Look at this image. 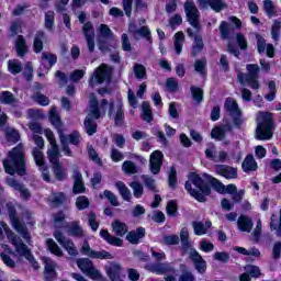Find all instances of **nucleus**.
<instances>
[{
  "label": "nucleus",
  "instance_id": "f257e3e1",
  "mask_svg": "<svg viewBox=\"0 0 281 281\" xmlns=\"http://www.w3.org/2000/svg\"><path fill=\"white\" fill-rule=\"evenodd\" d=\"M205 177L206 180L201 175L191 171L189 173V180L184 183L188 194L195 199L198 203H205L207 201V196L212 194V188L218 194H225V184L221 180L210 175H205Z\"/></svg>",
  "mask_w": 281,
  "mask_h": 281
},
{
  "label": "nucleus",
  "instance_id": "f03ea898",
  "mask_svg": "<svg viewBox=\"0 0 281 281\" xmlns=\"http://www.w3.org/2000/svg\"><path fill=\"white\" fill-rule=\"evenodd\" d=\"M2 166L5 175H10V177H14V175L25 177L27 175V156L25 155L23 143L18 144L8 151L7 158L2 160Z\"/></svg>",
  "mask_w": 281,
  "mask_h": 281
},
{
  "label": "nucleus",
  "instance_id": "7ed1b4c3",
  "mask_svg": "<svg viewBox=\"0 0 281 281\" xmlns=\"http://www.w3.org/2000/svg\"><path fill=\"white\" fill-rule=\"evenodd\" d=\"M45 136L50 144V148L47 150V157L52 166V172L56 181H66L67 169H65L63 162H60V149L58 147V144L56 143L54 132H52V130H45Z\"/></svg>",
  "mask_w": 281,
  "mask_h": 281
},
{
  "label": "nucleus",
  "instance_id": "20e7f679",
  "mask_svg": "<svg viewBox=\"0 0 281 281\" xmlns=\"http://www.w3.org/2000/svg\"><path fill=\"white\" fill-rule=\"evenodd\" d=\"M5 207L9 221L13 229H15L18 234L22 235V238H24V240H30V238H32V235L30 234L27 225L19 218V213L16 212V206L14 205V202H7Z\"/></svg>",
  "mask_w": 281,
  "mask_h": 281
},
{
  "label": "nucleus",
  "instance_id": "39448f33",
  "mask_svg": "<svg viewBox=\"0 0 281 281\" xmlns=\"http://www.w3.org/2000/svg\"><path fill=\"white\" fill-rule=\"evenodd\" d=\"M246 69L248 74L238 72L237 75L238 82L243 87H245V83L247 82L250 89L258 91V89H260V81H258V78H260V66H258V64H248L246 65Z\"/></svg>",
  "mask_w": 281,
  "mask_h": 281
},
{
  "label": "nucleus",
  "instance_id": "423d86ee",
  "mask_svg": "<svg viewBox=\"0 0 281 281\" xmlns=\"http://www.w3.org/2000/svg\"><path fill=\"white\" fill-rule=\"evenodd\" d=\"M271 137H273V117H271V114H268L257 124L256 139L265 142L271 139Z\"/></svg>",
  "mask_w": 281,
  "mask_h": 281
},
{
  "label": "nucleus",
  "instance_id": "0eeeda50",
  "mask_svg": "<svg viewBox=\"0 0 281 281\" xmlns=\"http://www.w3.org/2000/svg\"><path fill=\"white\" fill-rule=\"evenodd\" d=\"M184 12L187 15L188 23L191 24V26L196 30V32L201 31V12H199V8H196V4L194 1H187L184 2Z\"/></svg>",
  "mask_w": 281,
  "mask_h": 281
},
{
  "label": "nucleus",
  "instance_id": "6e6552de",
  "mask_svg": "<svg viewBox=\"0 0 281 281\" xmlns=\"http://www.w3.org/2000/svg\"><path fill=\"white\" fill-rule=\"evenodd\" d=\"M224 109L232 116L234 126L240 128V126H243V112L238 106V102L232 98H227L224 103Z\"/></svg>",
  "mask_w": 281,
  "mask_h": 281
},
{
  "label": "nucleus",
  "instance_id": "1a4fd4ad",
  "mask_svg": "<svg viewBox=\"0 0 281 281\" xmlns=\"http://www.w3.org/2000/svg\"><path fill=\"white\" fill-rule=\"evenodd\" d=\"M8 240L15 247L16 254L20 256H30L31 251L27 245L21 240V237L16 236L9 227L4 228Z\"/></svg>",
  "mask_w": 281,
  "mask_h": 281
},
{
  "label": "nucleus",
  "instance_id": "9d476101",
  "mask_svg": "<svg viewBox=\"0 0 281 281\" xmlns=\"http://www.w3.org/2000/svg\"><path fill=\"white\" fill-rule=\"evenodd\" d=\"M77 267L80 269V271H82V273H85L92 280H99V278L102 277L100 271L98 269H95V267H93V261H91V259H89V258L78 259Z\"/></svg>",
  "mask_w": 281,
  "mask_h": 281
},
{
  "label": "nucleus",
  "instance_id": "9b49d317",
  "mask_svg": "<svg viewBox=\"0 0 281 281\" xmlns=\"http://www.w3.org/2000/svg\"><path fill=\"white\" fill-rule=\"evenodd\" d=\"M33 158L36 164V166L40 168L42 172V177L46 183H49L52 181V176H49V167L45 165V156L38 148L33 149Z\"/></svg>",
  "mask_w": 281,
  "mask_h": 281
},
{
  "label": "nucleus",
  "instance_id": "f8f14e48",
  "mask_svg": "<svg viewBox=\"0 0 281 281\" xmlns=\"http://www.w3.org/2000/svg\"><path fill=\"white\" fill-rule=\"evenodd\" d=\"M111 68L106 64H102L94 70V77H90V85H103L106 80H111Z\"/></svg>",
  "mask_w": 281,
  "mask_h": 281
},
{
  "label": "nucleus",
  "instance_id": "ddd939ff",
  "mask_svg": "<svg viewBox=\"0 0 281 281\" xmlns=\"http://www.w3.org/2000/svg\"><path fill=\"white\" fill-rule=\"evenodd\" d=\"M82 34L86 38L88 50L90 54L95 52V29L93 27V23L86 22L82 26Z\"/></svg>",
  "mask_w": 281,
  "mask_h": 281
},
{
  "label": "nucleus",
  "instance_id": "4468645a",
  "mask_svg": "<svg viewBox=\"0 0 281 281\" xmlns=\"http://www.w3.org/2000/svg\"><path fill=\"white\" fill-rule=\"evenodd\" d=\"M189 258L193 262L194 268L198 270V273H205L207 271V261L203 259V256L196 251L195 248H191L189 252Z\"/></svg>",
  "mask_w": 281,
  "mask_h": 281
},
{
  "label": "nucleus",
  "instance_id": "2eb2a0df",
  "mask_svg": "<svg viewBox=\"0 0 281 281\" xmlns=\"http://www.w3.org/2000/svg\"><path fill=\"white\" fill-rule=\"evenodd\" d=\"M8 187L13 188L15 192H20L21 199L23 201H30L32 199V193L30 192V189L25 188V184L19 182V180L14 178H10L7 180Z\"/></svg>",
  "mask_w": 281,
  "mask_h": 281
},
{
  "label": "nucleus",
  "instance_id": "dca6fc26",
  "mask_svg": "<svg viewBox=\"0 0 281 281\" xmlns=\"http://www.w3.org/2000/svg\"><path fill=\"white\" fill-rule=\"evenodd\" d=\"M128 32L130 34H133L135 38L140 36L142 38H145L149 45H153V35L150 34V29L147 25L137 29V24H130Z\"/></svg>",
  "mask_w": 281,
  "mask_h": 281
},
{
  "label": "nucleus",
  "instance_id": "f3484780",
  "mask_svg": "<svg viewBox=\"0 0 281 281\" xmlns=\"http://www.w3.org/2000/svg\"><path fill=\"white\" fill-rule=\"evenodd\" d=\"M257 50L259 54H267L268 58H276V47H273V44H267V40L262 37V35L257 34Z\"/></svg>",
  "mask_w": 281,
  "mask_h": 281
},
{
  "label": "nucleus",
  "instance_id": "a211bd4d",
  "mask_svg": "<svg viewBox=\"0 0 281 281\" xmlns=\"http://www.w3.org/2000/svg\"><path fill=\"white\" fill-rule=\"evenodd\" d=\"M72 193L74 194H85L87 192V187H85V180L82 178V172L78 169H74L72 171Z\"/></svg>",
  "mask_w": 281,
  "mask_h": 281
},
{
  "label": "nucleus",
  "instance_id": "6ab92c4d",
  "mask_svg": "<svg viewBox=\"0 0 281 281\" xmlns=\"http://www.w3.org/2000/svg\"><path fill=\"white\" fill-rule=\"evenodd\" d=\"M215 171L224 179H238V169L229 165H216Z\"/></svg>",
  "mask_w": 281,
  "mask_h": 281
},
{
  "label": "nucleus",
  "instance_id": "aec40b11",
  "mask_svg": "<svg viewBox=\"0 0 281 281\" xmlns=\"http://www.w3.org/2000/svg\"><path fill=\"white\" fill-rule=\"evenodd\" d=\"M201 8H211L213 12H223L227 8L225 0H198Z\"/></svg>",
  "mask_w": 281,
  "mask_h": 281
},
{
  "label": "nucleus",
  "instance_id": "412c9836",
  "mask_svg": "<svg viewBox=\"0 0 281 281\" xmlns=\"http://www.w3.org/2000/svg\"><path fill=\"white\" fill-rule=\"evenodd\" d=\"M189 38H194L195 45L192 47V56H198L200 52H203V47L205 45L203 44V37L196 33L190 27L186 30Z\"/></svg>",
  "mask_w": 281,
  "mask_h": 281
},
{
  "label": "nucleus",
  "instance_id": "4be33fe9",
  "mask_svg": "<svg viewBox=\"0 0 281 281\" xmlns=\"http://www.w3.org/2000/svg\"><path fill=\"white\" fill-rule=\"evenodd\" d=\"M125 238L131 245H139L142 238H146V228L139 226L135 231H130Z\"/></svg>",
  "mask_w": 281,
  "mask_h": 281
},
{
  "label": "nucleus",
  "instance_id": "5701e85b",
  "mask_svg": "<svg viewBox=\"0 0 281 281\" xmlns=\"http://www.w3.org/2000/svg\"><path fill=\"white\" fill-rule=\"evenodd\" d=\"M100 236L105 240V243H108V245H112V247H124V239L111 235L109 229H101Z\"/></svg>",
  "mask_w": 281,
  "mask_h": 281
},
{
  "label": "nucleus",
  "instance_id": "b1692460",
  "mask_svg": "<svg viewBox=\"0 0 281 281\" xmlns=\"http://www.w3.org/2000/svg\"><path fill=\"white\" fill-rule=\"evenodd\" d=\"M56 276H58V272H56V262H54V260H46L44 266V280L54 281L56 280Z\"/></svg>",
  "mask_w": 281,
  "mask_h": 281
},
{
  "label": "nucleus",
  "instance_id": "393cba45",
  "mask_svg": "<svg viewBox=\"0 0 281 281\" xmlns=\"http://www.w3.org/2000/svg\"><path fill=\"white\" fill-rule=\"evenodd\" d=\"M241 169L244 172H256L258 170V162L254 158V155L248 154L241 162Z\"/></svg>",
  "mask_w": 281,
  "mask_h": 281
},
{
  "label": "nucleus",
  "instance_id": "a878e982",
  "mask_svg": "<svg viewBox=\"0 0 281 281\" xmlns=\"http://www.w3.org/2000/svg\"><path fill=\"white\" fill-rule=\"evenodd\" d=\"M112 229L115 236H119V238H124V236L128 234V224L120 220H115L112 222Z\"/></svg>",
  "mask_w": 281,
  "mask_h": 281
},
{
  "label": "nucleus",
  "instance_id": "bb28decb",
  "mask_svg": "<svg viewBox=\"0 0 281 281\" xmlns=\"http://www.w3.org/2000/svg\"><path fill=\"white\" fill-rule=\"evenodd\" d=\"M15 52L20 58H23L27 55V52H30V46H27V43L25 42V37H23V35H18V38L15 41Z\"/></svg>",
  "mask_w": 281,
  "mask_h": 281
},
{
  "label": "nucleus",
  "instance_id": "cd10ccee",
  "mask_svg": "<svg viewBox=\"0 0 281 281\" xmlns=\"http://www.w3.org/2000/svg\"><path fill=\"white\" fill-rule=\"evenodd\" d=\"M100 102L98 101V98L92 97L90 99V106H89V116L93 117V120H100L102 117V111L100 110Z\"/></svg>",
  "mask_w": 281,
  "mask_h": 281
},
{
  "label": "nucleus",
  "instance_id": "c85d7f7f",
  "mask_svg": "<svg viewBox=\"0 0 281 281\" xmlns=\"http://www.w3.org/2000/svg\"><path fill=\"white\" fill-rule=\"evenodd\" d=\"M237 227L239 232H246L247 234H249V232L254 229V222L246 215H240L237 220Z\"/></svg>",
  "mask_w": 281,
  "mask_h": 281
},
{
  "label": "nucleus",
  "instance_id": "c756f323",
  "mask_svg": "<svg viewBox=\"0 0 281 281\" xmlns=\"http://www.w3.org/2000/svg\"><path fill=\"white\" fill-rule=\"evenodd\" d=\"M59 137L72 146H80V132L74 131L72 133L65 135L63 130H59Z\"/></svg>",
  "mask_w": 281,
  "mask_h": 281
},
{
  "label": "nucleus",
  "instance_id": "7c9ffc66",
  "mask_svg": "<svg viewBox=\"0 0 281 281\" xmlns=\"http://www.w3.org/2000/svg\"><path fill=\"white\" fill-rule=\"evenodd\" d=\"M106 273L111 281H120V276L122 274V266L120 263H112L106 269Z\"/></svg>",
  "mask_w": 281,
  "mask_h": 281
},
{
  "label": "nucleus",
  "instance_id": "2f4dec72",
  "mask_svg": "<svg viewBox=\"0 0 281 281\" xmlns=\"http://www.w3.org/2000/svg\"><path fill=\"white\" fill-rule=\"evenodd\" d=\"M83 126L86 128V133L87 135H89V137L95 135V133H98V123H95L94 119L91 117L90 115L86 116L85 121H83Z\"/></svg>",
  "mask_w": 281,
  "mask_h": 281
},
{
  "label": "nucleus",
  "instance_id": "473e14b6",
  "mask_svg": "<svg viewBox=\"0 0 281 281\" xmlns=\"http://www.w3.org/2000/svg\"><path fill=\"white\" fill-rule=\"evenodd\" d=\"M68 234L70 236H75V238H82V236H85V231H82L80 222H71V224L68 226Z\"/></svg>",
  "mask_w": 281,
  "mask_h": 281
},
{
  "label": "nucleus",
  "instance_id": "72a5a7b5",
  "mask_svg": "<svg viewBox=\"0 0 281 281\" xmlns=\"http://www.w3.org/2000/svg\"><path fill=\"white\" fill-rule=\"evenodd\" d=\"M43 38H45V32L37 31L33 41V52L35 54L43 52Z\"/></svg>",
  "mask_w": 281,
  "mask_h": 281
},
{
  "label": "nucleus",
  "instance_id": "f704fd0d",
  "mask_svg": "<svg viewBox=\"0 0 281 281\" xmlns=\"http://www.w3.org/2000/svg\"><path fill=\"white\" fill-rule=\"evenodd\" d=\"M115 188L119 190V193L122 196L123 201H127V203L131 202V190H128V187H126V184L123 181H117L115 183Z\"/></svg>",
  "mask_w": 281,
  "mask_h": 281
},
{
  "label": "nucleus",
  "instance_id": "c9c22d12",
  "mask_svg": "<svg viewBox=\"0 0 281 281\" xmlns=\"http://www.w3.org/2000/svg\"><path fill=\"white\" fill-rule=\"evenodd\" d=\"M142 109H143L142 120L150 124V122L155 120V116L153 115V109H150V103H148L147 101H144L142 104Z\"/></svg>",
  "mask_w": 281,
  "mask_h": 281
},
{
  "label": "nucleus",
  "instance_id": "e433bc0d",
  "mask_svg": "<svg viewBox=\"0 0 281 281\" xmlns=\"http://www.w3.org/2000/svg\"><path fill=\"white\" fill-rule=\"evenodd\" d=\"M122 122H124V103L122 102V99H119L116 105V113L114 115V124L116 126H120L122 125Z\"/></svg>",
  "mask_w": 281,
  "mask_h": 281
},
{
  "label": "nucleus",
  "instance_id": "4c0bfd02",
  "mask_svg": "<svg viewBox=\"0 0 281 281\" xmlns=\"http://www.w3.org/2000/svg\"><path fill=\"white\" fill-rule=\"evenodd\" d=\"M64 203H67V195L65 192L53 193V198L50 199V205L53 207H60Z\"/></svg>",
  "mask_w": 281,
  "mask_h": 281
},
{
  "label": "nucleus",
  "instance_id": "58836bf2",
  "mask_svg": "<svg viewBox=\"0 0 281 281\" xmlns=\"http://www.w3.org/2000/svg\"><path fill=\"white\" fill-rule=\"evenodd\" d=\"M56 23V14L54 11H47L44 16V26L48 32H54V25Z\"/></svg>",
  "mask_w": 281,
  "mask_h": 281
},
{
  "label": "nucleus",
  "instance_id": "ea45409f",
  "mask_svg": "<svg viewBox=\"0 0 281 281\" xmlns=\"http://www.w3.org/2000/svg\"><path fill=\"white\" fill-rule=\"evenodd\" d=\"M48 120L50 124H53L57 128L58 133L63 131V121H60V115L58 114V112H56V110H50Z\"/></svg>",
  "mask_w": 281,
  "mask_h": 281
},
{
  "label": "nucleus",
  "instance_id": "a19ab883",
  "mask_svg": "<svg viewBox=\"0 0 281 281\" xmlns=\"http://www.w3.org/2000/svg\"><path fill=\"white\" fill-rule=\"evenodd\" d=\"M270 229L271 232H276V236H278V238L281 237L280 217L276 213H273L270 217Z\"/></svg>",
  "mask_w": 281,
  "mask_h": 281
},
{
  "label": "nucleus",
  "instance_id": "79ce46f5",
  "mask_svg": "<svg viewBox=\"0 0 281 281\" xmlns=\"http://www.w3.org/2000/svg\"><path fill=\"white\" fill-rule=\"evenodd\" d=\"M8 69L10 74H12L13 76H16L23 71V64H21L19 59H13V60L10 59L8 61Z\"/></svg>",
  "mask_w": 281,
  "mask_h": 281
},
{
  "label": "nucleus",
  "instance_id": "37998d69",
  "mask_svg": "<svg viewBox=\"0 0 281 281\" xmlns=\"http://www.w3.org/2000/svg\"><path fill=\"white\" fill-rule=\"evenodd\" d=\"M46 247L50 254L57 256L58 258H63V249L54 241L52 238L46 239Z\"/></svg>",
  "mask_w": 281,
  "mask_h": 281
},
{
  "label": "nucleus",
  "instance_id": "c03bdc74",
  "mask_svg": "<svg viewBox=\"0 0 281 281\" xmlns=\"http://www.w3.org/2000/svg\"><path fill=\"white\" fill-rule=\"evenodd\" d=\"M46 247L50 254L57 256L58 258H63V249L54 241L52 238L46 239Z\"/></svg>",
  "mask_w": 281,
  "mask_h": 281
},
{
  "label": "nucleus",
  "instance_id": "a18cd8bd",
  "mask_svg": "<svg viewBox=\"0 0 281 281\" xmlns=\"http://www.w3.org/2000/svg\"><path fill=\"white\" fill-rule=\"evenodd\" d=\"M100 199H106L112 207H120V201L117 200V195L110 190H104L103 194H100Z\"/></svg>",
  "mask_w": 281,
  "mask_h": 281
},
{
  "label": "nucleus",
  "instance_id": "49530a36",
  "mask_svg": "<svg viewBox=\"0 0 281 281\" xmlns=\"http://www.w3.org/2000/svg\"><path fill=\"white\" fill-rule=\"evenodd\" d=\"M263 10L269 16V19L273 16H278V11L276 10V3L272 0H263Z\"/></svg>",
  "mask_w": 281,
  "mask_h": 281
},
{
  "label": "nucleus",
  "instance_id": "de8ad7c7",
  "mask_svg": "<svg viewBox=\"0 0 281 281\" xmlns=\"http://www.w3.org/2000/svg\"><path fill=\"white\" fill-rule=\"evenodd\" d=\"M190 91H191L192 100L198 104H201V102H203V95H204L203 88L191 86Z\"/></svg>",
  "mask_w": 281,
  "mask_h": 281
},
{
  "label": "nucleus",
  "instance_id": "09e8293b",
  "mask_svg": "<svg viewBox=\"0 0 281 281\" xmlns=\"http://www.w3.org/2000/svg\"><path fill=\"white\" fill-rule=\"evenodd\" d=\"M211 137L212 139H216V142H223L227 135H225V130L222 126H215L211 131Z\"/></svg>",
  "mask_w": 281,
  "mask_h": 281
},
{
  "label": "nucleus",
  "instance_id": "8fccbe9b",
  "mask_svg": "<svg viewBox=\"0 0 281 281\" xmlns=\"http://www.w3.org/2000/svg\"><path fill=\"white\" fill-rule=\"evenodd\" d=\"M0 102L1 104H14L16 103V98L11 91H2L0 93Z\"/></svg>",
  "mask_w": 281,
  "mask_h": 281
},
{
  "label": "nucleus",
  "instance_id": "3c124183",
  "mask_svg": "<svg viewBox=\"0 0 281 281\" xmlns=\"http://www.w3.org/2000/svg\"><path fill=\"white\" fill-rule=\"evenodd\" d=\"M213 260H216L217 262H222L223 265H227L229 260H232V257L227 251H216L213 255Z\"/></svg>",
  "mask_w": 281,
  "mask_h": 281
},
{
  "label": "nucleus",
  "instance_id": "603ef678",
  "mask_svg": "<svg viewBox=\"0 0 281 281\" xmlns=\"http://www.w3.org/2000/svg\"><path fill=\"white\" fill-rule=\"evenodd\" d=\"M177 183H178L177 168L171 167L169 175H168V186H169V188H171V190H177Z\"/></svg>",
  "mask_w": 281,
  "mask_h": 281
},
{
  "label": "nucleus",
  "instance_id": "864d4df0",
  "mask_svg": "<svg viewBox=\"0 0 281 281\" xmlns=\"http://www.w3.org/2000/svg\"><path fill=\"white\" fill-rule=\"evenodd\" d=\"M122 168L125 175H137L138 172L137 165L131 160L124 161Z\"/></svg>",
  "mask_w": 281,
  "mask_h": 281
},
{
  "label": "nucleus",
  "instance_id": "5fc2aeb1",
  "mask_svg": "<svg viewBox=\"0 0 281 281\" xmlns=\"http://www.w3.org/2000/svg\"><path fill=\"white\" fill-rule=\"evenodd\" d=\"M91 202H89V198L87 195H79L76 200V207L79 210V212H82V210H87Z\"/></svg>",
  "mask_w": 281,
  "mask_h": 281
},
{
  "label": "nucleus",
  "instance_id": "6e6d98bb",
  "mask_svg": "<svg viewBox=\"0 0 281 281\" xmlns=\"http://www.w3.org/2000/svg\"><path fill=\"white\" fill-rule=\"evenodd\" d=\"M154 270L156 273L164 274V273H177V269L173 267H168L165 263H157L154 266Z\"/></svg>",
  "mask_w": 281,
  "mask_h": 281
},
{
  "label": "nucleus",
  "instance_id": "4d7b16f0",
  "mask_svg": "<svg viewBox=\"0 0 281 281\" xmlns=\"http://www.w3.org/2000/svg\"><path fill=\"white\" fill-rule=\"evenodd\" d=\"M22 76L25 78L26 82H32V80H34V67H32V63L29 61L25 64Z\"/></svg>",
  "mask_w": 281,
  "mask_h": 281
},
{
  "label": "nucleus",
  "instance_id": "13d9d810",
  "mask_svg": "<svg viewBox=\"0 0 281 281\" xmlns=\"http://www.w3.org/2000/svg\"><path fill=\"white\" fill-rule=\"evenodd\" d=\"M269 93L265 95L267 102H273L276 100V94L278 93V89L276 88V82L273 80L268 83Z\"/></svg>",
  "mask_w": 281,
  "mask_h": 281
},
{
  "label": "nucleus",
  "instance_id": "bf43d9fd",
  "mask_svg": "<svg viewBox=\"0 0 281 281\" xmlns=\"http://www.w3.org/2000/svg\"><path fill=\"white\" fill-rule=\"evenodd\" d=\"M192 227L195 236H204V234H207V228L203 222H192Z\"/></svg>",
  "mask_w": 281,
  "mask_h": 281
},
{
  "label": "nucleus",
  "instance_id": "052dcab7",
  "mask_svg": "<svg viewBox=\"0 0 281 281\" xmlns=\"http://www.w3.org/2000/svg\"><path fill=\"white\" fill-rule=\"evenodd\" d=\"M134 76L137 80H144L146 78V67L142 64H135Z\"/></svg>",
  "mask_w": 281,
  "mask_h": 281
},
{
  "label": "nucleus",
  "instance_id": "680f3d73",
  "mask_svg": "<svg viewBox=\"0 0 281 281\" xmlns=\"http://www.w3.org/2000/svg\"><path fill=\"white\" fill-rule=\"evenodd\" d=\"M130 187L133 189L135 199H142L144 195V186L137 181H133Z\"/></svg>",
  "mask_w": 281,
  "mask_h": 281
},
{
  "label": "nucleus",
  "instance_id": "e2e57ef3",
  "mask_svg": "<svg viewBox=\"0 0 281 281\" xmlns=\"http://www.w3.org/2000/svg\"><path fill=\"white\" fill-rule=\"evenodd\" d=\"M166 212L168 216H177L179 212V205L177 204V201L171 200L167 203Z\"/></svg>",
  "mask_w": 281,
  "mask_h": 281
},
{
  "label": "nucleus",
  "instance_id": "0e129e2a",
  "mask_svg": "<svg viewBox=\"0 0 281 281\" xmlns=\"http://www.w3.org/2000/svg\"><path fill=\"white\" fill-rule=\"evenodd\" d=\"M61 247H64V249L67 250V254L69 256H78V249L76 248V244H74V240L67 239L65 245H63Z\"/></svg>",
  "mask_w": 281,
  "mask_h": 281
},
{
  "label": "nucleus",
  "instance_id": "69168bd1",
  "mask_svg": "<svg viewBox=\"0 0 281 281\" xmlns=\"http://www.w3.org/2000/svg\"><path fill=\"white\" fill-rule=\"evenodd\" d=\"M280 30H281L280 20H274L271 26V36L273 41H278V38H280Z\"/></svg>",
  "mask_w": 281,
  "mask_h": 281
},
{
  "label": "nucleus",
  "instance_id": "338daca9",
  "mask_svg": "<svg viewBox=\"0 0 281 281\" xmlns=\"http://www.w3.org/2000/svg\"><path fill=\"white\" fill-rule=\"evenodd\" d=\"M245 271L250 278H260V268L258 266L248 265L245 268Z\"/></svg>",
  "mask_w": 281,
  "mask_h": 281
},
{
  "label": "nucleus",
  "instance_id": "774afa93",
  "mask_svg": "<svg viewBox=\"0 0 281 281\" xmlns=\"http://www.w3.org/2000/svg\"><path fill=\"white\" fill-rule=\"evenodd\" d=\"M220 34H221L222 38H224V40L229 38V34H231V31H229V23H227V22H225V21H222V22H221V25H220Z\"/></svg>",
  "mask_w": 281,
  "mask_h": 281
}]
</instances>
